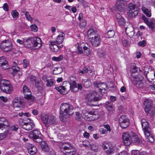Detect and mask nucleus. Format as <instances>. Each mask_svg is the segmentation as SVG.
<instances>
[{
	"instance_id": "nucleus-45",
	"label": "nucleus",
	"mask_w": 155,
	"mask_h": 155,
	"mask_svg": "<svg viewBox=\"0 0 155 155\" xmlns=\"http://www.w3.org/2000/svg\"><path fill=\"white\" fill-rule=\"evenodd\" d=\"M146 24L152 30L154 28V24L151 20H150Z\"/></svg>"
},
{
	"instance_id": "nucleus-17",
	"label": "nucleus",
	"mask_w": 155,
	"mask_h": 155,
	"mask_svg": "<svg viewBox=\"0 0 155 155\" xmlns=\"http://www.w3.org/2000/svg\"><path fill=\"white\" fill-rule=\"evenodd\" d=\"M141 123L144 134L148 135L149 133H150V131H151L149 124L147 120L144 118L141 120Z\"/></svg>"
},
{
	"instance_id": "nucleus-52",
	"label": "nucleus",
	"mask_w": 155,
	"mask_h": 155,
	"mask_svg": "<svg viewBox=\"0 0 155 155\" xmlns=\"http://www.w3.org/2000/svg\"><path fill=\"white\" fill-rule=\"evenodd\" d=\"M2 68L4 70L8 69L9 68L8 62H6L5 64H2V65H0Z\"/></svg>"
},
{
	"instance_id": "nucleus-9",
	"label": "nucleus",
	"mask_w": 155,
	"mask_h": 155,
	"mask_svg": "<svg viewBox=\"0 0 155 155\" xmlns=\"http://www.w3.org/2000/svg\"><path fill=\"white\" fill-rule=\"evenodd\" d=\"M93 85L95 87H96L97 90L100 93L98 94L102 96V93H106L107 91L105 88L107 87V86L106 84L104 82H100L99 81H94L93 83Z\"/></svg>"
},
{
	"instance_id": "nucleus-60",
	"label": "nucleus",
	"mask_w": 155,
	"mask_h": 155,
	"mask_svg": "<svg viewBox=\"0 0 155 155\" xmlns=\"http://www.w3.org/2000/svg\"><path fill=\"white\" fill-rule=\"evenodd\" d=\"M25 16L27 19L29 21H31L32 20V18L31 17L30 15L29 14V13L28 12H25Z\"/></svg>"
},
{
	"instance_id": "nucleus-49",
	"label": "nucleus",
	"mask_w": 155,
	"mask_h": 155,
	"mask_svg": "<svg viewBox=\"0 0 155 155\" xmlns=\"http://www.w3.org/2000/svg\"><path fill=\"white\" fill-rule=\"evenodd\" d=\"M63 59V57L61 55H60L58 57H53L52 59L53 60L55 61H59Z\"/></svg>"
},
{
	"instance_id": "nucleus-30",
	"label": "nucleus",
	"mask_w": 155,
	"mask_h": 155,
	"mask_svg": "<svg viewBox=\"0 0 155 155\" xmlns=\"http://www.w3.org/2000/svg\"><path fill=\"white\" fill-rule=\"evenodd\" d=\"M28 152L31 155H35L37 152L36 147L33 145L29 144L28 147Z\"/></svg>"
},
{
	"instance_id": "nucleus-2",
	"label": "nucleus",
	"mask_w": 155,
	"mask_h": 155,
	"mask_svg": "<svg viewBox=\"0 0 155 155\" xmlns=\"http://www.w3.org/2000/svg\"><path fill=\"white\" fill-rule=\"evenodd\" d=\"M73 107L69 104L66 103L62 104L60 107V118L61 121H64L68 117L73 115L74 114Z\"/></svg>"
},
{
	"instance_id": "nucleus-13",
	"label": "nucleus",
	"mask_w": 155,
	"mask_h": 155,
	"mask_svg": "<svg viewBox=\"0 0 155 155\" xmlns=\"http://www.w3.org/2000/svg\"><path fill=\"white\" fill-rule=\"evenodd\" d=\"M22 92L24 94V98L26 99L28 102L30 103L35 100V97L31 94V92L28 87L26 85H24Z\"/></svg>"
},
{
	"instance_id": "nucleus-11",
	"label": "nucleus",
	"mask_w": 155,
	"mask_h": 155,
	"mask_svg": "<svg viewBox=\"0 0 155 155\" xmlns=\"http://www.w3.org/2000/svg\"><path fill=\"white\" fill-rule=\"evenodd\" d=\"M145 111L147 113L153 114L155 112V107L153 106L151 100H146L144 102Z\"/></svg>"
},
{
	"instance_id": "nucleus-57",
	"label": "nucleus",
	"mask_w": 155,
	"mask_h": 155,
	"mask_svg": "<svg viewBox=\"0 0 155 155\" xmlns=\"http://www.w3.org/2000/svg\"><path fill=\"white\" fill-rule=\"evenodd\" d=\"M12 15L14 18H16L18 16L19 14L16 10L13 11L11 13Z\"/></svg>"
},
{
	"instance_id": "nucleus-42",
	"label": "nucleus",
	"mask_w": 155,
	"mask_h": 155,
	"mask_svg": "<svg viewBox=\"0 0 155 155\" xmlns=\"http://www.w3.org/2000/svg\"><path fill=\"white\" fill-rule=\"evenodd\" d=\"M140 71V70L138 67L135 65H133L131 66L130 71L131 74L134 73L136 72H137L138 70Z\"/></svg>"
},
{
	"instance_id": "nucleus-64",
	"label": "nucleus",
	"mask_w": 155,
	"mask_h": 155,
	"mask_svg": "<svg viewBox=\"0 0 155 155\" xmlns=\"http://www.w3.org/2000/svg\"><path fill=\"white\" fill-rule=\"evenodd\" d=\"M100 132L101 134H106L107 133V130L103 128H101L100 129Z\"/></svg>"
},
{
	"instance_id": "nucleus-14",
	"label": "nucleus",
	"mask_w": 155,
	"mask_h": 155,
	"mask_svg": "<svg viewBox=\"0 0 155 155\" xmlns=\"http://www.w3.org/2000/svg\"><path fill=\"white\" fill-rule=\"evenodd\" d=\"M127 6L126 1L124 0H118L114 7V10L121 12H125Z\"/></svg>"
},
{
	"instance_id": "nucleus-29",
	"label": "nucleus",
	"mask_w": 155,
	"mask_h": 155,
	"mask_svg": "<svg viewBox=\"0 0 155 155\" xmlns=\"http://www.w3.org/2000/svg\"><path fill=\"white\" fill-rule=\"evenodd\" d=\"M148 85V84L146 83L144 80L136 83L134 85L137 87L142 89H145Z\"/></svg>"
},
{
	"instance_id": "nucleus-4",
	"label": "nucleus",
	"mask_w": 155,
	"mask_h": 155,
	"mask_svg": "<svg viewBox=\"0 0 155 155\" xmlns=\"http://www.w3.org/2000/svg\"><path fill=\"white\" fill-rule=\"evenodd\" d=\"M0 88L3 92L6 94H11L13 90V87L10 82L6 79L0 80Z\"/></svg>"
},
{
	"instance_id": "nucleus-54",
	"label": "nucleus",
	"mask_w": 155,
	"mask_h": 155,
	"mask_svg": "<svg viewBox=\"0 0 155 155\" xmlns=\"http://www.w3.org/2000/svg\"><path fill=\"white\" fill-rule=\"evenodd\" d=\"M80 26L81 28H83L86 25V21L85 20H82L80 21Z\"/></svg>"
},
{
	"instance_id": "nucleus-51",
	"label": "nucleus",
	"mask_w": 155,
	"mask_h": 155,
	"mask_svg": "<svg viewBox=\"0 0 155 155\" xmlns=\"http://www.w3.org/2000/svg\"><path fill=\"white\" fill-rule=\"evenodd\" d=\"M7 62L4 56L0 57V65H2V64H5L6 62Z\"/></svg>"
},
{
	"instance_id": "nucleus-53",
	"label": "nucleus",
	"mask_w": 155,
	"mask_h": 155,
	"mask_svg": "<svg viewBox=\"0 0 155 155\" xmlns=\"http://www.w3.org/2000/svg\"><path fill=\"white\" fill-rule=\"evenodd\" d=\"M46 82H47L46 85L48 87L51 86L53 85L54 83L53 80L52 79L48 80Z\"/></svg>"
},
{
	"instance_id": "nucleus-32",
	"label": "nucleus",
	"mask_w": 155,
	"mask_h": 155,
	"mask_svg": "<svg viewBox=\"0 0 155 155\" xmlns=\"http://www.w3.org/2000/svg\"><path fill=\"white\" fill-rule=\"evenodd\" d=\"M33 38L28 37V39L25 40L24 45L26 47L28 48H33Z\"/></svg>"
},
{
	"instance_id": "nucleus-8",
	"label": "nucleus",
	"mask_w": 155,
	"mask_h": 155,
	"mask_svg": "<svg viewBox=\"0 0 155 155\" xmlns=\"http://www.w3.org/2000/svg\"><path fill=\"white\" fill-rule=\"evenodd\" d=\"M28 136L29 138H32L35 142L38 143H40L42 141L41 132L37 130L30 131Z\"/></svg>"
},
{
	"instance_id": "nucleus-1",
	"label": "nucleus",
	"mask_w": 155,
	"mask_h": 155,
	"mask_svg": "<svg viewBox=\"0 0 155 155\" xmlns=\"http://www.w3.org/2000/svg\"><path fill=\"white\" fill-rule=\"evenodd\" d=\"M122 138L123 142L126 146H128L131 143L138 145L142 143L136 134L132 131L123 133Z\"/></svg>"
},
{
	"instance_id": "nucleus-12",
	"label": "nucleus",
	"mask_w": 155,
	"mask_h": 155,
	"mask_svg": "<svg viewBox=\"0 0 155 155\" xmlns=\"http://www.w3.org/2000/svg\"><path fill=\"white\" fill-rule=\"evenodd\" d=\"M70 84L71 81L70 82L67 81H65L63 83V86L55 87V88L61 94H64L66 91L70 90Z\"/></svg>"
},
{
	"instance_id": "nucleus-3",
	"label": "nucleus",
	"mask_w": 155,
	"mask_h": 155,
	"mask_svg": "<svg viewBox=\"0 0 155 155\" xmlns=\"http://www.w3.org/2000/svg\"><path fill=\"white\" fill-rule=\"evenodd\" d=\"M85 99L87 105L93 106L95 105L93 103L100 100L102 99V96L96 91H93L87 94Z\"/></svg>"
},
{
	"instance_id": "nucleus-62",
	"label": "nucleus",
	"mask_w": 155,
	"mask_h": 155,
	"mask_svg": "<svg viewBox=\"0 0 155 155\" xmlns=\"http://www.w3.org/2000/svg\"><path fill=\"white\" fill-rule=\"evenodd\" d=\"M141 153H140L139 151L138 150H133L132 151L131 155H140Z\"/></svg>"
},
{
	"instance_id": "nucleus-40",
	"label": "nucleus",
	"mask_w": 155,
	"mask_h": 155,
	"mask_svg": "<svg viewBox=\"0 0 155 155\" xmlns=\"http://www.w3.org/2000/svg\"><path fill=\"white\" fill-rule=\"evenodd\" d=\"M97 55L101 59L105 58L106 54L105 51L103 50H100L97 51Z\"/></svg>"
},
{
	"instance_id": "nucleus-47",
	"label": "nucleus",
	"mask_w": 155,
	"mask_h": 155,
	"mask_svg": "<svg viewBox=\"0 0 155 155\" xmlns=\"http://www.w3.org/2000/svg\"><path fill=\"white\" fill-rule=\"evenodd\" d=\"M82 83L83 85L86 88L89 87L91 84V82L88 80L83 81Z\"/></svg>"
},
{
	"instance_id": "nucleus-6",
	"label": "nucleus",
	"mask_w": 155,
	"mask_h": 155,
	"mask_svg": "<svg viewBox=\"0 0 155 155\" xmlns=\"http://www.w3.org/2000/svg\"><path fill=\"white\" fill-rule=\"evenodd\" d=\"M61 150L64 153H66V155H74L76 152L75 149L71 143H63Z\"/></svg>"
},
{
	"instance_id": "nucleus-46",
	"label": "nucleus",
	"mask_w": 155,
	"mask_h": 155,
	"mask_svg": "<svg viewBox=\"0 0 155 155\" xmlns=\"http://www.w3.org/2000/svg\"><path fill=\"white\" fill-rule=\"evenodd\" d=\"M54 73L58 74L61 73L62 71V69L60 68L55 67L53 70Z\"/></svg>"
},
{
	"instance_id": "nucleus-18",
	"label": "nucleus",
	"mask_w": 155,
	"mask_h": 155,
	"mask_svg": "<svg viewBox=\"0 0 155 155\" xmlns=\"http://www.w3.org/2000/svg\"><path fill=\"white\" fill-rule=\"evenodd\" d=\"M25 119L27 120V122L24 123L22 128L27 130H31L35 127V125L33 121L27 117H25Z\"/></svg>"
},
{
	"instance_id": "nucleus-55",
	"label": "nucleus",
	"mask_w": 155,
	"mask_h": 155,
	"mask_svg": "<svg viewBox=\"0 0 155 155\" xmlns=\"http://www.w3.org/2000/svg\"><path fill=\"white\" fill-rule=\"evenodd\" d=\"M30 28L32 31L36 32L38 31V28L35 25H32L30 26Z\"/></svg>"
},
{
	"instance_id": "nucleus-63",
	"label": "nucleus",
	"mask_w": 155,
	"mask_h": 155,
	"mask_svg": "<svg viewBox=\"0 0 155 155\" xmlns=\"http://www.w3.org/2000/svg\"><path fill=\"white\" fill-rule=\"evenodd\" d=\"M23 67L24 68H26L28 66V63L26 59H24L23 60Z\"/></svg>"
},
{
	"instance_id": "nucleus-21",
	"label": "nucleus",
	"mask_w": 155,
	"mask_h": 155,
	"mask_svg": "<svg viewBox=\"0 0 155 155\" xmlns=\"http://www.w3.org/2000/svg\"><path fill=\"white\" fill-rule=\"evenodd\" d=\"M13 107L16 110H18L20 109L21 102L20 97H17L13 99L12 102Z\"/></svg>"
},
{
	"instance_id": "nucleus-10",
	"label": "nucleus",
	"mask_w": 155,
	"mask_h": 155,
	"mask_svg": "<svg viewBox=\"0 0 155 155\" xmlns=\"http://www.w3.org/2000/svg\"><path fill=\"white\" fill-rule=\"evenodd\" d=\"M12 42L8 39L2 41L0 44L1 49L4 51L8 52L13 49Z\"/></svg>"
},
{
	"instance_id": "nucleus-48",
	"label": "nucleus",
	"mask_w": 155,
	"mask_h": 155,
	"mask_svg": "<svg viewBox=\"0 0 155 155\" xmlns=\"http://www.w3.org/2000/svg\"><path fill=\"white\" fill-rule=\"evenodd\" d=\"M8 131H5L4 133L0 134V140H3L5 138L6 135L8 133Z\"/></svg>"
},
{
	"instance_id": "nucleus-33",
	"label": "nucleus",
	"mask_w": 155,
	"mask_h": 155,
	"mask_svg": "<svg viewBox=\"0 0 155 155\" xmlns=\"http://www.w3.org/2000/svg\"><path fill=\"white\" fill-rule=\"evenodd\" d=\"M71 87L70 90L72 92H76L78 91L77 84L74 81H71Z\"/></svg>"
},
{
	"instance_id": "nucleus-36",
	"label": "nucleus",
	"mask_w": 155,
	"mask_h": 155,
	"mask_svg": "<svg viewBox=\"0 0 155 155\" xmlns=\"http://www.w3.org/2000/svg\"><path fill=\"white\" fill-rule=\"evenodd\" d=\"M97 32L96 30L92 29H90L88 30L87 32V34L88 37L89 38V39H90V38L94 37V36L97 35L96 34Z\"/></svg>"
},
{
	"instance_id": "nucleus-20",
	"label": "nucleus",
	"mask_w": 155,
	"mask_h": 155,
	"mask_svg": "<svg viewBox=\"0 0 155 155\" xmlns=\"http://www.w3.org/2000/svg\"><path fill=\"white\" fill-rule=\"evenodd\" d=\"M82 113L83 115L85 116L84 118L87 120H90L89 119V116L88 115H93L94 116V118H97V117H96V114H94V112L93 111H90L89 109L87 108L84 109L82 111Z\"/></svg>"
},
{
	"instance_id": "nucleus-16",
	"label": "nucleus",
	"mask_w": 155,
	"mask_h": 155,
	"mask_svg": "<svg viewBox=\"0 0 155 155\" xmlns=\"http://www.w3.org/2000/svg\"><path fill=\"white\" fill-rule=\"evenodd\" d=\"M102 147L108 155H110L114 153L115 148L110 143H104Z\"/></svg>"
},
{
	"instance_id": "nucleus-38",
	"label": "nucleus",
	"mask_w": 155,
	"mask_h": 155,
	"mask_svg": "<svg viewBox=\"0 0 155 155\" xmlns=\"http://www.w3.org/2000/svg\"><path fill=\"white\" fill-rule=\"evenodd\" d=\"M84 43H83L81 44H80V45L78 44L76 45L77 47L76 52L78 54H81L83 53L82 48L83 49V46H84Z\"/></svg>"
},
{
	"instance_id": "nucleus-24",
	"label": "nucleus",
	"mask_w": 155,
	"mask_h": 155,
	"mask_svg": "<svg viewBox=\"0 0 155 155\" xmlns=\"http://www.w3.org/2000/svg\"><path fill=\"white\" fill-rule=\"evenodd\" d=\"M33 48L35 49H38L41 46V39L38 37H35L33 38Z\"/></svg>"
},
{
	"instance_id": "nucleus-39",
	"label": "nucleus",
	"mask_w": 155,
	"mask_h": 155,
	"mask_svg": "<svg viewBox=\"0 0 155 155\" xmlns=\"http://www.w3.org/2000/svg\"><path fill=\"white\" fill-rule=\"evenodd\" d=\"M141 10L143 12V13L147 17H150L151 16V11L150 9H149L144 6H142L141 8Z\"/></svg>"
},
{
	"instance_id": "nucleus-7",
	"label": "nucleus",
	"mask_w": 155,
	"mask_h": 155,
	"mask_svg": "<svg viewBox=\"0 0 155 155\" xmlns=\"http://www.w3.org/2000/svg\"><path fill=\"white\" fill-rule=\"evenodd\" d=\"M139 8L136 5L130 3L128 5L127 14L128 16L132 18L137 16L139 12Z\"/></svg>"
},
{
	"instance_id": "nucleus-58",
	"label": "nucleus",
	"mask_w": 155,
	"mask_h": 155,
	"mask_svg": "<svg viewBox=\"0 0 155 155\" xmlns=\"http://www.w3.org/2000/svg\"><path fill=\"white\" fill-rule=\"evenodd\" d=\"M76 120L80 121L81 119V115L78 112H76Z\"/></svg>"
},
{
	"instance_id": "nucleus-41",
	"label": "nucleus",
	"mask_w": 155,
	"mask_h": 155,
	"mask_svg": "<svg viewBox=\"0 0 155 155\" xmlns=\"http://www.w3.org/2000/svg\"><path fill=\"white\" fill-rule=\"evenodd\" d=\"M90 148L93 151L95 152H97L98 151V147L95 144H93V143L91 142L89 143Z\"/></svg>"
},
{
	"instance_id": "nucleus-25",
	"label": "nucleus",
	"mask_w": 155,
	"mask_h": 155,
	"mask_svg": "<svg viewBox=\"0 0 155 155\" xmlns=\"http://www.w3.org/2000/svg\"><path fill=\"white\" fill-rule=\"evenodd\" d=\"M50 47L51 50L53 52H57L59 50V46L58 44L54 41H50Z\"/></svg>"
},
{
	"instance_id": "nucleus-50",
	"label": "nucleus",
	"mask_w": 155,
	"mask_h": 155,
	"mask_svg": "<svg viewBox=\"0 0 155 155\" xmlns=\"http://www.w3.org/2000/svg\"><path fill=\"white\" fill-rule=\"evenodd\" d=\"M83 71L84 73H88V74H90L92 72V71L90 68L89 67H84L83 70Z\"/></svg>"
},
{
	"instance_id": "nucleus-22",
	"label": "nucleus",
	"mask_w": 155,
	"mask_h": 155,
	"mask_svg": "<svg viewBox=\"0 0 155 155\" xmlns=\"http://www.w3.org/2000/svg\"><path fill=\"white\" fill-rule=\"evenodd\" d=\"M130 80L133 82V84L135 85V84L140 81H143V77L141 74H139L137 75H131L130 78Z\"/></svg>"
},
{
	"instance_id": "nucleus-35",
	"label": "nucleus",
	"mask_w": 155,
	"mask_h": 155,
	"mask_svg": "<svg viewBox=\"0 0 155 155\" xmlns=\"http://www.w3.org/2000/svg\"><path fill=\"white\" fill-rule=\"evenodd\" d=\"M105 107L109 111L114 110V107L112 102H107L105 104Z\"/></svg>"
},
{
	"instance_id": "nucleus-15",
	"label": "nucleus",
	"mask_w": 155,
	"mask_h": 155,
	"mask_svg": "<svg viewBox=\"0 0 155 155\" xmlns=\"http://www.w3.org/2000/svg\"><path fill=\"white\" fill-rule=\"evenodd\" d=\"M119 122L120 126L122 129L127 127L130 125V120L127 117L124 115L120 116L119 119Z\"/></svg>"
},
{
	"instance_id": "nucleus-31",
	"label": "nucleus",
	"mask_w": 155,
	"mask_h": 155,
	"mask_svg": "<svg viewBox=\"0 0 155 155\" xmlns=\"http://www.w3.org/2000/svg\"><path fill=\"white\" fill-rule=\"evenodd\" d=\"M65 34L64 33L61 32L58 36L56 40L55 41L58 44H60L62 43L65 38Z\"/></svg>"
},
{
	"instance_id": "nucleus-59",
	"label": "nucleus",
	"mask_w": 155,
	"mask_h": 155,
	"mask_svg": "<svg viewBox=\"0 0 155 155\" xmlns=\"http://www.w3.org/2000/svg\"><path fill=\"white\" fill-rule=\"evenodd\" d=\"M146 44V41L145 40L140 41L138 43V45L139 46L142 47L144 46Z\"/></svg>"
},
{
	"instance_id": "nucleus-23",
	"label": "nucleus",
	"mask_w": 155,
	"mask_h": 155,
	"mask_svg": "<svg viewBox=\"0 0 155 155\" xmlns=\"http://www.w3.org/2000/svg\"><path fill=\"white\" fill-rule=\"evenodd\" d=\"M19 63V62L18 61L16 60L13 61L12 68L13 69L14 73L16 74L18 73V74L20 75L21 74V72L20 71V70H21V69L18 65V64Z\"/></svg>"
},
{
	"instance_id": "nucleus-56",
	"label": "nucleus",
	"mask_w": 155,
	"mask_h": 155,
	"mask_svg": "<svg viewBox=\"0 0 155 155\" xmlns=\"http://www.w3.org/2000/svg\"><path fill=\"white\" fill-rule=\"evenodd\" d=\"M11 129L12 131H17L18 129V126L17 125H13L11 126Z\"/></svg>"
},
{
	"instance_id": "nucleus-27",
	"label": "nucleus",
	"mask_w": 155,
	"mask_h": 155,
	"mask_svg": "<svg viewBox=\"0 0 155 155\" xmlns=\"http://www.w3.org/2000/svg\"><path fill=\"white\" fill-rule=\"evenodd\" d=\"M9 125V122L4 117L0 118V129L5 128Z\"/></svg>"
},
{
	"instance_id": "nucleus-34",
	"label": "nucleus",
	"mask_w": 155,
	"mask_h": 155,
	"mask_svg": "<svg viewBox=\"0 0 155 155\" xmlns=\"http://www.w3.org/2000/svg\"><path fill=\"white\" fill-rule=\"evenodd\" d=\"M41 143V148L42 150L45 152H48L51 151L48 144L45 141H42Z\"/></svg>"
},
{
	"instance_id": "nucleus-26",
	"label": "nucleus",
	"mask_w": 155,
	"mask_h": 155,
	"mask_svg": "<svg viewBox=\"0 0 155 155\" xmlns=\"http://www.w3.org/2000/svg\"><path fill=\"white\" fill-rule=\"evenodd\" d=\"M117 20L120 25L122 26L123 25L126 26L125 21L124 18L120 14L117 12L116 15Z\"/></svg>"
},
{
	"instance_id": "nucleus-37",
	"label": "nucleus",
	"mask_w": 155,
	"mask_h": 155,
	"mask_svg": "<svg viewBox=\"0 0 155 155\" xmlns=\"http://www.w3.org/2000/svg\"><path fill=\"white\" fill-rule=\"evenodd\" d=\"M144 135L147 141L151 143L154 142V139L152 131H150V133H149L148 135H146V134Z\"/></svg>"
},
{
	"instance_id": "nucleus-43",
	"label": "nucleus",
	"mask_w": 155,
	"mask_h": 155,
	"mask_svg": "<svg viewBox=\"0 0 155 155\" xmlns=\"http://www.w3.org/2000/svg\"><path fill=\"white\" fill-rule=\"evenodd\" d=\"M124 27L125 28V32L127 34H129L130 32L132 34H134L133 28L130 26V25L128 27H126L125 25H124Z\"/></svg>"
},
{
	"instance_id": "nucleus-5",
	"label": "nucleus",
	"mask_w": 155,
	"mask_h": 155,
	"mask_svg": "<svg viewBox=\"0 0 155 155\" xmlns=\"http://www.w3.org/2000/svg\"><path fill=\"white\" fill-rule=\"evenodd\" d=\"M41 120L47 127H48L50 125L57 124L56 117L52 115H42L41 116Z\"/></svg>"
},
{
	"instance_id": "nucleus-61",
	"label": "nucleus",
	"mask_w": 155,
	"mask_h": 155,
	"mask_svg": "<svg viewBox=\"0 0 155 155\" xmlns=\"http://www.w3.org/2000/svg\"><path fill=\"white\" fill-rule=\"evenodd\" d=\"M27 119H25V118L23 120H22L21 119H20L19 120V124L22 126V128L23 125H24V123H26L25 121H27Z\"/></svg>"
},
{
	"instance_id": "nucleus-28",
	"label": "nucleus",
	"mask_w": 155,
	"mask_h": 155,
	"mask_svg": "<svg viewBox=\"0 0 155 155\" xmlns=\"http://www.w3.org/2000/svg\"><path fill=\"white\" fill-rule=\"evenodd\" d=\"M83 47V53L85 55H89L91 54V50L90 49V46L87 43H84V46Z\"/></svg>"
},
{
	"instance_id": "nucleus-19",
	"label": "nucleus",
	"mask_w": 155,
	"mask_h": 155,
	"mask_svg": "<svg viewBox=\"0 0 155 155\" xmlns=\"http://www.w3.org/2000/svg\"><path fill=\"white\" fill-rule=\"evenodd\" d=\"M89 40L92 45L94 47L99 46L101 42L100 36L98 35H96L94 37L90 38Z\"/></svg>"
},
{
	"instance_id": "nucleus-44",
	"label": "nucleus",
	"mask_w": 155,
	"mask_h": 155,
	"mask_svg": "<svg viewBox=\"0 0 155 155\" xmlns=\"http://www.w3.org/2000/svg\"><path fill=\"white\" fill-rule=\"evenodd\" d=\"M115 34L114 31L110 30L107 33V38H110L114 37Z\"/></svg>"
}]
</instances>
